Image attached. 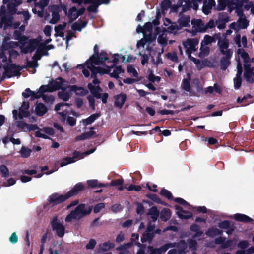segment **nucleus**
I'll return each mask as SVG.
<instances>
[{"label":"nucleus","instance_id":"obj_1","mask_svg":"<svg viewBox=\"0 0 254 254\" xmlns=\"http://www.w3.org/2000/svg\"><path fill=\"white\" fill-rule=\"evenodd\" d=\"M92 210V206L87 207L85 204H80L66 216L65 221L66 222H70L73 219L79 220L84 216L89 214Z\"/></svg>","mask_w":254,"mask_h":254},{"label":"nucleus","instance_id":"obj_2","mask_svg":"<svg viewBox=\"0 0 254 254\" xmlns=\"http://www.w3.org/2000/svg\"><path fill=\"white\" fill-rule=\"evenodd\" d=\"M3 67L4 71L0 79V83L5 78H10L12 77L20 76L21 74L20 71L26 68V66L17 65L15 64H7L4 65Z\"/></svg>","mask_w":254,"mask_h":254},{"label":"nucleus","instance_id":"obj_3","mask_svg":"<svg viewBox=\"0 0 254 254\" xmlns=\"http://www.w3.org/2000/svg\"><path fill=\"white\" fill-rule=\"evenodd\" d=\"M220 51L222 55H225V56L221 58L220 61V69L223 71H225L230 65V59L233 55V51L232 49L228 48Z\"/></svg>","mask_w":254,"mask_h":254},{"label":"nucleus","instance_id":"obj_4","mask_svg":"<svg viewBox=\"0 0 254 254\" xmlns=\"http://www.w3.org/2000/svg\"><path fill=\"white\" fill-rule=\"evenodd\" d=\"M69 197L67 193L64 195H60L58 193H54L49 197L48 202L50 204L54 206L64 202Z\"/></svg>","mask_w":254,"mask_h":254},{"label":"nucleus","instance_id":"obj_5","mask_svg":"<svg viewBox=\"0 0 254 254\" xmlns=\"http://www.w3.org/2000/svg\"><path fill=\"white\" fill-rule=\"evenodd\" d=\"M51 226L53 230L55 231L57 235L62 237L65 233V227L61 223L60 221L58 219L57 217H54L51 221Z\"/></svg>","mask_w":254,"mask_h":254},{"label":"nucleus","instance_id":"obj_6","mask_svg":"<svg viewBox=\"0 0 254 254\" xmlns=\"http://www.w3.org/2000/svg\"><path fill=\"white\" fill-rule=\"evenodd\" d=\"M66 82L63 78L59 77L57 78L56 80H53L49 84L51 92L61 89L63 91H65L67 87H62V85H64V83Z\"/></svg>","mask_w":254,"mask_h":254},{"label":"nucleus","instance_id":"obj_7","mask_svg":"<svg viewBox=\"0 0 254 254\" xmlns=\"http://www.w3.org/2000/svg\"><path fill=\"white\" fill-rule=\"evenodd\" d=\"M39 41L36 39H32L29 40L28 45L25 46H20L21 51L23 54L33 52L38 46Z\"/></svg>","mask_w":254,"mask_h":254},{"label":"nucleus","instance_id":"obj_8","mask_svg":"<svg viewBox=\"0 0 254 254\" xmlns=\"http://www.w3.org/2000/svg\"><path fill=\"white\" fill-rule=\"evenodd\" d=\"M68 84V82L66 81L64 83V85H62V87H67V89L69 88L71 91L74 92L77 95L82 96L88 93V91L82 87H78L76 85H70Z\"/></svg>","mask_w":254,"mask_h":254},{"label":"nucleus","instance_id":"obj_9","mask_svg":"<svg viewBox=\"0 0 254 254\" xmlns=\"http://www.w3.org/2000/svg\"><path fill=\"white\" fill-rule=\"evenodd\" d=\"M175 243H167L162 246L159 248H154L151 246H149L148 248L150 250V254H162L167 251L170 248L175 247Z\"/></svg>","mask_w":254,"mask_h":254},{"label":"nucleus","instance_id":"obj_10","mask_svg":"<svg viewBox=\"0 0 254 254\" xmlns=\"http://www.w3.org/2000/svg\"><path fill=\"white\" fill-rule=\"evenodd\" d=\"M174 207L177 210L176 213L179 218L188 220L192 217L193 215L191 212L184 210L182 207L178 205H175Z\"/></svg>","mask_w":254,"mask_h":254},{"label":"nucleus","instance_id":"obj_11","mask_svg":"<svg viewBox=\"0 0 254 254\" xmlns=\"http://www.w3.org/2000/svg\"><path fill=\"white\" fill-rule=\"evenodd\" d=\"M215 40H218L217 45L219 50L227 49L229 46V40L226 38H222L220 33L215 34L213 36Z\"/></svg>","mask_w":254,"mask_h":254},{"label":"nucleus","instance_id":"obj_12","mask_svg":"<svg viewBox=\"0 0 254 254\" xmlns=\"http://www.w3.org/2000/svg\"><path fill=\"white\" fill-rule=\"evenodd\" d=\"M85 189L83 183L79 182L74 186L73 188L67 192L69 198L72 196L77 195L79 192Z\"/></svg>","mask_w":254,"mask_h":254},{"label":"nucleus","instance_id":"obj_13","mask_svg":"<svg viewBox=\"0 0 254 254\" xmlns=\"http://www.w3.org/2000/svg\"><path fill=\"white\" fill-rule=\"evenodd\" d=\"M199 43V39L197 38H189L185 42L183 43V45L185 48H190L193 52L197 50L196 47Z\"/></svg>","mask_w":254,"mask_h":254},{"label":"nucleus","instance_id":"obj_14","mask_svg":"<svg viewBox=\"0 0 254 254\" xmlns=\"http://www.w3.org/2000/svg\"><path fill=\"white\" fill-rule=\"evenodd\" d=\"M98 59H95L91 63H93L95 65H99L100 64L103 65L105 61L108 62L109 58L108 54L105 51L102 50L99 53Z\"/></svg>","mask_w":254,"mask_h":254},{"label":"nucleus","instance_id":"obj_15","mask_svg":"<svg viewBox=\"0 0 254 254\" xmlns=\"http://www.w3.org/2000/svg\"><path fill=\"white\" fill-rule=\"evenodd\" d=\"M115 99V105L116 107L121 109L123 107L127 99L126 94L121 93L114 97Z\"/></svg>","mask_w":254,"mask_h":254},{"label":"nucleus","instance_id":"obj_16","mask_svg":"<svg viewBox=\"0 0 254 254\" xmlns=\"http://www.w3.org/2000/svg\"><path fill=\"white\" fill-rule=\"evenodd\" d=\"M48 111L47 107L42 103H38L37 102L35 104V114L40 117L43 116Z\"/></svg>","mask_w":254,"mask_h":254},{"label":"nucleus","instance_id":"obj_17","mask_svg":"<svg viewBox=\"0 0 254 254\" xmlns=\"http://www.w3.org/2000/svg\"><path fill=\"white\" fill-rule=\"evenodd\" d=\"M87 87L92 94V97H95L97 99H100V94L102 89L99 85L95 86L93 85L92 83H88Z\"/></svg>","mask_w":254,"mask_h":254},{"label":"nucleus","instance_id":"obj_18","mask_svg":"<svg viewBox=\"0 0 254 254\" xmlns=\"http://www.w3.org/2000/svg\"><path fill=\"white\" fill-rule=\"evenodd\" d=\"M25 91V92H23L22 94L23 97L27 98L31 96V100H34L35 99H39L42 96V95L38 94V92L36 93L31 91L29 88H26Z\"/></svg>","mask_w":254,"mask_h":254},{"label":"nucleus","instance_id":"obj_19","mask_svg":"<svg viewBox=\"0 0 254 254\" xmlns=\"http://www.w3.org/2000/svg\"><path fill=\"white\" fill-rule=\"evenodd\" d=\"M147 215L150 216L153 222H155L158 219L159 215V211L157 207L153 206L151 207L147 213Z\"/></svg>","mask_w":254,"mask_h":254},{"label":"nucleus","instance_id":"obj_20","mask_svg":"<svg viewBox=\"0 0 254 254\" xmlns=\"http://www.w3.org/2000/svg\"><path fill=\"white\" fill-rule=\"evenodd\" d=\"M234 218L235 220L238 222L248 223L253 221V220L248 216L241 213L235 214Z\"/></svg>","mask_w":254,"mask_h":254},{"label":"nucleus","instance_id":"obj_21","mask_svg":"<svg viewBox=\"0 0 254 254\" xmlns=\"http://www.w3.org/2000/svg\"><path fill=\"white\" fill-rule=\"evenodd\" d=\"M205 234L207 236L213 238L222 235L223 231L217 228L211 227L206 231Z\"/></svg>","mask_w":254,"mask_h":254},{"label":"nucleus","instance_id":"obj_22","mask_svg":"<svg viewBox=\"0 0 254 254\" xmlns=\"http://www.w3.org/2000/svg\"><path fill=\"white\" fill-rule=\"evenodd\" d=\"M87 183L89 187L91 188H95L96 187H107L109 186L108 183L104 184L102 183H99L98 180L96 179L89 180L87 181Z\"/></svg>","mask_w":254,"mask_h":254},{"label":"nucleus","instance_id":"obj_23","mask_svg":"<svg viewBox=\"0 0 254 254\" xmlns=\"http://www.w3.org/2000/svg\"><path fill=\"white\" fill-rule=\"evenodd\" d=\"M78 21L80 23L74 22L72 24L71 28L73 30L81 31L82 29L85 28L88 24L87 21H82L81 20L79 19Z\"/></svg>","mask_w":254,"mask_h":254},{"label":"nucleus","instance_id":"obj_24","mask_svg":"<svg viewBox=\"0 0 254 254\" xmlns=\"http://www.w3.org/2000/svg\"><path fill=\"white\" fill-rule=\"evenodd\" d=\"M67 25V23L64 22L62 24H59L58 25L55 27L56 37L59 36L60 37H63L64 36V32L63 31Z\"/></svg>","mask_w":254,"mask_h":254},{"label":"nucleus","instance_id":"obj_25","mask_svg":"<svg viewBox=\"0 0 254 254\" xmlns=\"http://www.w3.org/2000/svg\"><path fill=\"white\" fill-rule=\"evenodd\" d=\"M190 17L189 16L183 15L178 20V23L181 27H190Z\"/></svg>","mask_w":254,"mask_h":254},{"label":"nucleus","instance_id":"obj_26","mask_svg":"<svg viewBox=\"0 0 254 254\" xmlns=\"http://www.w3.org/2000/svg\"><path fill=\"white\" fill-rule=\"evenodd\" d=\"M94 134H95V132L93 131L83 133L75 137V141L90 139L93 137Z\"/></svg>","mask_w":254,"mask_h":254},{"label":"nucleus","instance_id":"obj_27","mask_svg":"<svg viewBox=\"0 0 254 254\" xmlns=\"http://www.w3.org/2000/svg\"><path fill=\"white\" fill-rule=\"evenodd\" d=\"M100 116V113H96L92 114L86 119H83L82 122L84 125L87 126L93 123L97 118Z\"/></svg>","mask_w":254,"mask_h":254},{"label":"nucleus","instance_id":"obj_28","mask_svg":"<svg viewBox=\"0 0 254 254\" xmlns=\"http://www.w3.org/2000/svg\"><path fill=\"white\" fill-rule=\"evenodd\" d=\"M0 17V27H2L3 24H4V29H6L11 23L12 18L7 15H3Z\"/></svg>","mask_w":254,"mask_h":254},{"label":"nucleus","instance_id":"obj_29","mask_svg":"<svg viewBox=\"0 0 254 254\" xmlns=\"http://www.w3.org/2000/svg\"><path fill=\"white\" fill-rule=\"evenodd\" d=\"M178 249V254H182L185 253V250L187 248V244L184 240H181L179 242L175 243Z\"/></svg>","mask_w":254,"mask_h":254},{"label":"nucleus","instance_id":"obj_30","mask_svg":"<svg viewBox=\"0 0 254 254\" xmlns=\"http://www.w3.org/2000/svg\"><path fill=\"white\" fill-rule=\"evenodd\" d=\"M171 211L169 209L164 208L160 213V219L162 221L166 222L171 218Z\"/></svg>","mask_w":254,"mask_h":254},{"label":"nucleus","instance_id":"obj_31","mask_svg":"<svg viewBox=\"0 0 254 254\" xmlns=\"http://www.w3.org/2000/svg\"><path fill=\"white\" fill-rule=\"evenodd\" d=\"M114 247L115 244L114 243L108 241L100 244L99 249L102 252H106L113 248Z\"/></svg>","mask_w":254,"mask_h":254},{"label":"nucleus","instance_id":"obj_32","mask_svg":"<svg viewBox=\"0 0 254 254\" xmlns=\"http://www.w3.org/2000/svg\"><path fill=\"white\" fill-rule=\"evenodd\" d=\"M77 11V8L75 6L71 7L68 11V17L69 18L68 23H71L77 18L76 17V12Z\"/></svg>","mask_w":254,"mask_h":254},{"label":"nucleus","instance_id":"obj_33","mask_svg":"<svg viewBox=\"0 0 254 254\" xmlns=\"http://www.w3.org/2000/svg\"><path fill=\"white\" fill-rule=\"evenodd\" d=\"M215 42L216 40L214 37L209 35H205L203 40L201 42V45L202 46H204Z\"/></svg>","mask_w":254,"mask_h":254},{"label":"nucleus","instance_id":"obj_34","mask_svg":"<svg viewBox=\"0 0 254 254\" xmlns=\"http://www.w3.org/2000/svg\"><path fill=\"white\" fill-rule=\"evenodd\" d=\"M87 68L90 70L91 72L97 74L98 73V70L100 69V66H95L93 63H91L90 60H87L86 62Z\"/></svg>","mask_w":254,"mask_h":254},{"label":"nucleus","instance_id":"obj_35","mask_svg":"<svg viewBox=\"0 0 254 254\" xmlns=\"http://www.w3.org/2000/svg\"><path fill=\"white\" fill-rule=\"evenodd\" d=\"M188 208L194 213L197 212L198 213H206L207 212V209L205 206L194 207L191 205Z\"/></svg>","mask_w":254,"mask_h":254},{"label":"nucleus","instance_id":"obj_36","mask_svg":"<svg viewBox=\"0 0 254 254\" xmlns=\"http://www.w3.org/2000/svg\"><path fill=\"white\" fill-rule=\"evenodd\" d=\"M156 35L153 34L151 32H149V34L145 33L143 34V39L145 42L150 43L153 41L155 40Z\"/></svg>","mask_w":254,"mask_h":254},{"label":"nucleus","instance_id":"obj_37","mask_svg":"<svg viewBox=\"0 0 254 254\" xmlns=\"http://www.w3.org/2000/svg\"><path fill=\"white\" fill-rule=\"evenodd\" d=\"M160 194L165 198H167L168 200H173V196L171 192H170L168 190L163 188L160 192Z\"/></svg>","mask_w":254,"mask_h":254},{"label":"nucleus","instance_id":"obj_38","mask_svg":"<svg viewBox=\"0 0 254 254\" xmlns=\"http://www.w3.org/2000/svg\"><path fill=\"white\" fill-rule=\"evenodd\" d=\"M190 78L189 79H184L182 81V87L187 92H190L191 89L190 80Z\"/></svg>","mask_w":254,"mask_h":254},{"label":"nucleus","instance_id":"obj_39","mask_svg":"<svg viewBox=\"0 0 254 254\" xmlns=\"http://www.w3.org/2000/svg\"><path fill=\"white\" fill-rule=\"evenodd\" d=\"M200 51L198 56L200 58H202L208 55L210 51V48L209 47L206 46L204 47V46H202L201 45Z\"/></svg>","mask_w":254,"mask_h":254},{"label":"nucleus","instance_id":"obj_40","mask_svg":"<svg viewBox=\"0 0 254 254\" xmlns=\"http://www.w3.org/2000/svg\"><path fill=\"white\" fill-rule=\"evenodd\" d=\"M58 97L63 100L64 101H67L70 98V95L69 93L64 92V91H59L58 93Z\"/></svg>","mask_w":254,"mask_h":254},{"label":"nucleus","instance_id":"obj_41","mask_svg":"<svg viewBox=\"0 0 254 254\" xmlns=\"http://www.w3.org/2000/svg\"><path fill=\"white\" fill-rule=\"evenodd\" d=\"M17 6V4H15L13 2L8 3L7 4V9L8 10V12L11 15L15 14L17 11L16 7Z\"/></svg>","mask_w":254,"mask_h":254},{"label":"nucleus","instance_id":"obj_42","mask_svg":"<svg viewBox=\"0 0 254 254\" xmlns=\"http://www.w3.org/2000/svg\"><path fill=\"white\" fill-rule=\"evenodd\" d=\"M20 152L23 158H27L30 155L31 150L25 146H22Z\"/></svg>","mask_w":254,"mask_h":254},{"label":"nucleus","instance_id":"obj_43","mask_svg":"<svg viewBox=\"0 0 254 254\" xmlns=\"http://www.w3.org/2000/svg\"><path fill=\"white\" fill-rule=\"evenodd\" d=\"M135 205H136V213L140 215H143L145 212V208L143 205L139 202H136Z\"/></svg>","mask_w":254,"mask_h":254},{"label":"nucleus","instance_id":"obj_44","mask_svg":"<svg viewBox=\"0 0 254 254\" xmlns=\"http://www.w3.org/2000/svg\"><path fill=\"white\" fill-rule=\"evenodd\" d=\"M94 54L89 58L88 60H90V62H92L95 59H98V56H99V51L98 49V45L95 44L94 46Z\"/></svg>","mask_w":254,"mask_h":254},{"label":"nucleus","instance_id":"obj_45","mask_svg":"<svg viewBox=\"0 0 254 254\" xmlns=\"http://www.w3.org/2000/svg\"><path fill=\"white\" fill-rule=\"evenodd\" d=\"M0 171L3 177L7 178L9 176V172L7 167L5 165L0 166Z\"/></svg>","mask_w":254,"mask_h":254},{"label":"nucleus","instance_id":"obj_46","mask_svg":"<svg viewBox=\"0 0 254 254\" xmlns=\"http://www.w3.org/2000/svg\"><path fill=\"white\" fill-rule=\"evenodd\" d=\"M146 196L148 199L153 201L157 203H161V199L157 195L155 194H147Z\"/></svg>","mask_w":254,"mask_h":254},{"label":"nucleus","instance_id":"obj_47","mask_svg":"<svg viewBox=\"0 0 254 254\" xmlns=\"http://www.w3.org/2000/svg\"><path fill=\"white\" fill-rule=\"evenodd\" d=\"M51 88L49 84L47 85H41L39 88V92L40 95H44V93L45 92H51Z\"/></svg>","mask_w":254,"mask_h":254},{"label":"nucleus","instance_id":"obj_48","mask_svg":"<svg viewBox=\"0 0 254 254\" xmlns=\"http://www.w3.org/2000/svg\"><path fill=\"white\" fill-rule=\"evenodd\" d=\"M127 70L128 73H132V76L134 77H137L138 74L136 71V70L135 69V68L133 67L132 65H128L127 66Z\"/></svg>","mask_w":254,"mask_h":254},{"label":"nucleus","instance_id":"obj_49","mask_svg":"<svg viewBox=\"0 0 254 254\" xmlns=\"http://www.w3.org/2000/svg\"><path fill=\"white\" fill-rule=\"evenodd\" d=\"M234 84L235 89H239L242 84L241 76H236V78L234 79Z\"/></svg>","mask_w":254,"mask_h":254},{"label":"nucleus","instance_id":"obj_50","mask_svg":"<svg viewBox=\"0 0 254 254\" xmlns=\"http://www.w3.org/2000/svg\"><path fill=\"white\" fill-rule=\"evenodd\" d=\"M190 59L197 65L198 69H201L204 67L200 59H196L193 57H191Z\"/></svg>","mask_w":254,"mask_h":254},{"label":"nucleus","instance_id":"obj_51","mask_svg":"<svg viewBox=\"0 0 254 254\" xmlns=\"http://www.w3.org/2000/svg\"><path fill=\"white\" fill-rule=\"evenodd\" d=\"M230 222L229 220H223L219 223L218 226L221 229H228L230 227Z\"/></svg>","mask_w":254,"mask_h":254},{"label":"nucleus","instance_id":"obj_52","mask_svg":"<svg viewBox=\"0 0 254 254\" xmlns=\"http://www.w3.org/2000/svg\"><path fill=\"white\" fill-rule=\"evenodd\" d=\"M100 5V3H98L97 2L89 5L87 8L88 11L91 12L96 13L97 12V8Z\"/></svg>","mask_w":254,"mask_h":254},{"label":"nucleus","instance_id":"obj_53","mask_svg":"<svg viewBox=\"0 0 254 254\" xmlns=\"http://www.w3.org/2000/svg\"><path fill=\"white\" fill-rule=\"evenodd\" d=\"M30 115V113L29 111L24 110L22 109H20L18 117L20 119H23L24 117H28Z\"/></svg>","mask_w":254,"mask_h":254},{"label":"nucleus","instance_id":"obj_54","mask_svg":"<svg viewBox=\"0 0 254 254\" xmlns=\"http://www.w3.org/2000/svg\"><path fill=\"white\" fill-rule=\"evenodd\" d=\"M174 201L183 206H188L189 207L191 206L189 203H188L186 200L180 197H177L173 199Z\"/></svg>","mask_w":254,"mask_h":254},{"label":"nucleus","instance_id":"obj_55","mask_svg":"<svg viewBox=\"0 0 254 254\" xmlns=\"http://www.w3.org/2000/svg\"><path fill=\"white\" fill-rule=\"evenodd\" d=\"M96 241L94 239H90L89 242L86 245V249L87 250H92L93 249L96 245Z\"/></svg>","mask_w":254,"mask_h":254},{"label":"nucleus","instance_id":"obj_56","mask_svg":"<svg viewBox=\"0 0 254 254\" xmlns=\"http://www.w3.org/2000/svg\"><path fill=\"white\" fill-rule=\"evenodd\" d=\"M52 18L50 20V23L53 24H56L60 19V15L58 12H53L52 14Z\"/></svg>","mask_w":254,"mask_h":254},{"label":"nucleus","instance_id":"obj_57","mask_svg":"<svg viewBox=\"0 0 254 254\" xmlns=\"http://www.w3.org/2000/svg\"><path fill=\"white\" fill-rule=\"evenodd\" d=\"M75 162L74 158L70 157H67L64 159V161L61 162V166L62 167L66 166L69 164Z\"/></svg>","mask_w":254,"mask_h":254},{"label":"nucleus","instance_id":"obj_58","mask_svg":"<svg viewBox=\"0 0 254 254\" xmlns=\"http://www.w3.org/2000/svg\"><path fill=\"white\" fill-rule=\"evenodd\" d=\"M171 5V2L170 0H163L161 4V8L163 10H167Z\"/></svg>","mask_w":254,"mask_h":254},{"label":"nucleus","instance_id":"obj_59","mask_svg":"<svg viewBox=\"0 0 254 254\" xmlns=\"http://www.w3.org/2000/svg\"><path fill=\"white\" fill-rule=\"evenodd\" d=\"M254 68L253 67H251V64H245L244 65V74H253V70Z\"/></svg>","mask_w":254,"mask_h":254},{"label":"nucleus","instance_id":"obj_60","mask_svg":"<svg viewBox=\"0 0 254 254\" xmlns=\"http://www.w3.org/2000/svg\"><path fill=\"white\" fill-rule=\"evenodd\" d=\"M123 184H124V180L123 179H118L112 180L108 184H109V186H115L123 185Z\"/></svg>","mask_w":254,"mask_h":254},{"label":"nucleus","instance_id":"obj_61","mask_svg":"<svg viewBox=\"0 0 254 254\" xmlns=\"http://www.w3.org/2000/svg\"><path fill=\"white\" fill-rule=\"evenodd\" d=\"M239 25L242 29H246L249 25V21L246 18H243L239 21Z\"/></svg>","mask_w":254,"mask_h":254},{"label":"nucleus","instance_id":"obj_62","mask_svg":"<svg viewBox=\"0 0 254 254\" xmlns=\"http://www.w3.org/2000/svg\"><path fill=\"white\" fill-rule=\"evenodd\" d=\"M105 207V205L104 203H99L94 206L93 212L94 213H98Z\"/></svg>","mask_w":254,"mask_h":254},{"label":"nucleus","instance_id":"obj_63","mask_svg":"<svg viewBox=\"0 0 254 254\" xmlns=\"http://www.w3.org/2000/svg\"><path fill=\"white\" fill-rule=\"evenodd\" d=\"M41 97L43 100L46 103L52 104L55 100V98L52 95H43Z\"/></svg>","mask_w":254,"mask_h":254},{"label":"nucleus","instance_id":"obj_64","mask_svg":"<svg viewBox=\"0 0 254 254\" xmlns=\"http://www.w3.org/2000/svg\"><path fill=\"white\" fill-rule=\"evenodd\" d=\"M87 100L89 103L90 107L93 110H95V101L93 97L91 95H89L87 97Z\"/></svg>","mask_w":254,"mask_h":254}]
</instances>
